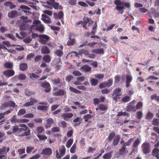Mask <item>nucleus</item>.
<instances>
[{
    "instance_id": "61",
    "label": "nucleus",
    "mask_w": 159,
    "mask_h": 159,
    "mask_svg": "<svg viewBox=\"0 0 159 159\" xmlns=\"http://www.w3.org/2000/svg\"><path fill=\"white\" fill-rule=\"evenodd\" d=\"M60 125L63 128H65L66 127L67 123L64 121H62L60 123L59 125Z\"/></svg>"
},
{
    "instance_id": "55",
    "label": "nucleus",
    "mask_w": 159,
    "mask_h": 159,
    "mask_svg": "<svg viewBox=\"0 0 159 159\" xmlns=\"http://www.w3.org/2000/svg\"><path fill=\"white\" fill-rule=\"evenodd\" d=\"M78 4L80 6L84 7H88V4L84 2L79 1L78 2Z\"/></svg>"
},
{
    "instance_id": "8",
    "label": "nucleus",
    "mask_w": 159,
    "mask_h": 159,
    "mask_svg": "<svg viewBox=\"0 0 159 159\" xmlns=\"http://www.w3.org/2000/svg\"><path fill=\"white\" fill-rule=\"evenodd\" d=\"M3 106L5 107H11L14 108L16 107V103L13 101H10L7 102H5L3 105Z\"/></svg>"
},
{
    "instance_id": "49",
    "label": "nucleus",
    "mask_w": 159,
    "mask_h": 159,
    "mask_svg": "<svg viewBox=\"0 0 159 159\" xmlns=\"http://www.w3.org/2000/svg\"><path fill=\"white\" fill-rule=\"evenodd\" d=\"M35 92L34 91H31L29 90L25 91V95L28 96H30L31 95H34L35 94Z\"/></svg>"
},
{
    "instance_id": "30",
    "label": "nucleus",
    "mask_w": 159,
    "mask_h": 159,
    "mask_svg": "<svg viewBox=\"0 0 159 159\" xmlns=\"http://www.w3.org/2000/svg\"><path fill=\"white\" fill-rule=\"evenodd\" d=\"M90 82L92 85L95 86L97 85L98 81L96 79L93 78L91 80Z\"/></svg>"
},
{
    "instance_id": "39",
    "label": "nucleus",
    "mask_w": 159,
    "mask_h": 159,
    "mask_svg": "<svg viewBox=\"0 0 159 159\" xmlns=\"http://www.w3.org/2000/svg\"><path fill=\"white\" fill-rule=\"evenodd\" d=\"M30 134V130L28 129L27 131L24 132L22 134H19L20 136H27L29 135Z\"/></svg>"
},
{
    "instance_id": "50",
    "label": "nucleus",
    "mask_w": 159,
    "mask_h": 159,
    "mask_svg": "<svg viewBox=\"0 0 159 159\" xmlns=\"http://www.w3.org/2000/svg\"><path fill=\"white\" fill-rule=\"evenodd\" d=\"M45 16L46 19H43V20L44 22L46 23L47 24H50L51 23V20L50 19V18L48 16H46V15H45Z\"/></svg>"
},
{
    "instance_id": "12",
    "label": "nucleus",
    "mask_w": 159,
    "mask_h": 159,
    "mask_svg": "<svg viewBox=\"0 0 159 159\" xmlns=\"http://www.w3.org/2000/svg\"><path fill=\"white\" fill-rule=\"evenodd\" d=\"M71 35L70 34L68 36L69 40L67 42V45L68 46H73L75 42V39H71Z\"/></svg>"
},
{
    "instance_id": "23",
    "label": "nucleus",
    "mask_w": 159,
    "mask_h": 159,
    "mask_svg": "<svg viewBox=\"0 0 159 159\" xmlns=\"http://www.w3.org/2000/svg\"><path fill=\"white\" fill-rule=\"evenodd\" d=\"M28 67L27 64L26 63H22L19 65V69L22 71H25L28 68Z\"/></svg>"
},
{
    "instance_id": "10",
    "label": "nucleus",
    "mask_w": 159,
    "mask_h": 159,
    "mask_svg": "<svg viewBox=\"0 0 159 159\" xmlns=\"http://www.w3.org/2000/svg\"><path fill=\"white\" fill-rule=\"evenodd\" d=\"M20 8L21 9H23L21 11L22 13H26L27 15H29L27 13H31V12L29 11V10L30 9V8L28 6L25 5H21L20 7Z\"/></svg>"
},
{
    "instance_id": "48",
    "label": "nucleus",
    "mask_w": 159,
    "mask_h": 159,
    "mask_svg": "<svg viewBox=\"0 0 159 159\" xmlns=\"http://www.w3.org/2000/svg\"><path fill=\"white\" fill-rule=\"evenodd\" d=\"M153 116V114L150 112H148L146 116V119L150 120L152 119Z\"/></svg>"
},
{
    "instance_id": "24",
    "label": "nucleus",
    "mask_w": 159,
    "mask_h": 159,
    "mask_svg": "<svg viewBox=\"0 0 159 159\" xmlns=\"http://www.w3.org/2000/svg\"><path fill=\"white\" fill-rule=\"evenodd\" d=\"M6 147H4L2 148H0V155L3 153V155H6L7 152L9 151L10 148L9 147H7V151H6Z\"/></svg>"
},
{
    "instance_id": "6",
    "label": "nucleus",
    "mask_w": 159,
    "mask_h": 159,
    "mask_svg": "<svg viewBox=\"0 0 159 159\" xmlns=\"http://www.w3.org/2000/svg\"><path fill=\"white\" fill-rule=\"evenodd\" d=\"M52 150L51 148H46L42 151L41 154L49 156L52 154Z\"/></svg>"
},
{
    "instance_id": "26",
    "label": "nucleus",
    "mask_w": 159,
    "mask_h": 159,
    "mask_svg": "<svg viewBox=\"0 0 159 159\" xmlns=\"http://www.w3.org/2000/svg\"><path fill=\"white\" fill-rule=\"evenodd\" d=\"M92 52L97 54L104 53V49L102 48L94 49L92 50Z\"/></svg>"
},
{
    "instance_id": "25",
    "label": "nucleus",
    "mask_w": 159,
    "mask_h": 159,
    "mask_svg": "<svg viewBox=\"0 0 159 159\" xmlns=\"http://www.w3.org/2000/svg\"><path fill=\"white\" fill-rule=\"evenodd\" d=\"M26 75L24 74H20L18 75L17 77V76H16L14 77V79H16L17 78L20 80H24L26 78Z\"/></svg>"
},
{
    "instance_id": "13",
    "label": "nucleus",
    "mask_w": 159,
    "mask_h": 159,
    "mask_svg": "<svg viewBox=\"0 0 159 159\" xmlns=\"http://www.w3.org/2000/svg\"><path fill=\"white\" fill-rule=\"evenodd\" d=\"M66 94V91L62 89H59L57 92H54L53 93L56 96H63Z\"/></svg>"
},
{
    "instance_id": "29",
    "label": "nucleus",
    "mask_w": 159,
    "mask_h": 159,
    "mask_svg": "<svg viewBox=\"0 0 159 159\" xmlns=\"http://www.w3.org/2000/svg\"><path fill=\"white\" fill-rule=\"evenodd\" d=\"M98 106L99 109L101 111H104L107 109V107L103 104H99Z\"/></svg>"
},
{
    "instance_id": "18",
    "label": "nucleus",
    "mask_w": 159,
    "mask_h": 159,
    "mask_svg": "<svg viewBox=\"0 0 159 159\" xmlns=\"http://www.w3.org/2000/svg\"><path fill=\"white\" fill-rule=\"evenodd\" d=\"M120 139V136L118 134L116 135V137L114 138L112 144L114 146H116L118 144Z\"/></svg>"
},
{
    "instance_id": "64",
    "label": "nucleus",
    "mask_w": 159,
    "mask_h": 159,
    "mask_svg": "<svg viewBox=\"0 0 159 159\" xmlns=\"http://www.w3.org/2000/svg\"><path fill=\"white\" fill-rule=\"evenodd\" d=\"M151 99H154L155 100L159 101V96H157L156 94L151 96Z\"/></svg>"
},
{
    "instance_id": "22",
    "label": "nucleus",
    "mask_w": 159,
    "mask_h": 159,
    "mask_svg": "<svg viewBox=\"0 0 159 159\" xmlns=\"http://www.w3.org/2000/svg\"><path fill=\"white\" fill-rule=\"evenodd\" d=\"M81 69L85 72H88L91 70L92 67L88 65H85L81 67Z\"/></svg>"
},
{
    "instance_id": "9",
    "label": "nucleus",
    "mask_w": 159,
    "mask_h": 159,
    "mask_svg": "<svg viewBox=\"0 0 159 159\" xmlns=\"http://www.w3.org/2000/svg\"><path fill=\"white\" fill-rule=\"evenodd\" d=\"M47 123L45 125L46 129H47L52 126L54 122V120L51 118H48L46 120Z\"/></svg>"
},
{
    "instance_id": "15",
    "label": "nucleus",
    "mask_w": 159,
    "mask_h": 159,
    "mask_svg": "<svg viewBox=\"0 0 159 159\" xmlns=\"http://www.w3.org/2000/svg\"><path fill=\"white\" fill-rule=\"evenodd\" d=\"M18 15V12L15 10L9 12L8 14V16L10 18H11L14 17Z\"/></svg>"
},
{
    "instance_id": "16",
    "label": "nucleus",
    "mask_w": 159,
    "mask_h": 159,
    "mask_svg": "<svg viewBox=\"0 0 159 159\" xmlns=\"http://www.w3.org/2000/svg\"><path fill=\"white\" fill-rule=\"evenodd\" d=\"M51 6L55 10H61L63 8L62 6L60 5L59 3L55 1L52 4Z\"/></svg>"
},
{
    "instance_id": "7",
    "label": "nucleus",
    "mask_w": 159,
    "mask_h": 159,
    "mask_svg": "<svg viewBox=\"0 0 159 159\" xmlns=\"http://www.w3.org/2000/svg\"><path fill=\"white\" fill-rule=\"evenodd\" d=\"M61 116L64 120L67 121L68 119L71 118L73 116V114L72 113H63Z\"/></svg>"
},
{
    "instance_id": "43",
    "label": "nucleus",
    "mask_w": 159,
    "mask_h": 159,
    "mask_svg": "<svg viewBox=\"0 0 159 159\" xmlns=\"http://www.w3.org/2000/svg\"><path fill=\"white\" fill-rule=\"evenodd\" d=\"M73 143V139H69L67 141L66 144V147L67 148H69L70 147L72 144Z\"/></svg>"
},
{
    "instance_id": "31",
    "label": "nucleus",
    "mask_w": 159,
    "mask_h": 159,
    "mask_svg": "<svg viewBox=\"0 0 159 159\" xmlns=\"http://www.w3.org/2000/svg\"><path fill=\"white\" fill-rule=\"evenodd\" d=\"M111 157V152L107 153L104 154L102 157L103 159H110Z\"/></svg>"
},
{
    "instance_id": "57",
    "label": "nucleus",
    "mask_w": 159,
    "mask_h": 159,
    "mask_svg": "<svg viewBox=\"0 0 159 159\" xmlns=\"http://www.w3.org/2000/svg\"><path fill=\"white\" fill-rule=\"evenodd\" d=\"M35 56V53H31L29 54L26 57V59L27 60H30L33 58Z\"/></svg>"
},
{
    "instance_id": "40",
    "label": "nucleus",
    "mask_w": 159,
    "mask_h": 159,
    "mask_svg": "<svg viewBox=\"0 0 159 159\" xmlns=\"http://www.w3.org/2000/svg\"><path fill=\"white\" fill-rule=\"evenodd\" d=\"M133 140V139L132 138L130 139L127 142L125 143L123 145V146L125 148L127 146H130L131 143V142Z\"/></svg>"
},
{
    "instance_id": "27",
    "label": "nucleus",
    "mask_w": 159,
    "mask_h": 159,
    "mask_svg": "<svg viewBox=\"0 0 159 159\" xmlns=\"http://www.w3.org/2000/svg\"><path fill=\"white\" fill-rule=\"evenodd\" d=\"M4 66L7 69H11L13 67V64L11 62H6L4 64Z\"/></svg>"
},
{
    "instance_id": "42",
    "label": "nucleus",
    "mask_w": 159,
    "mask_h": 159,
    "mask_svg": "<svg viewBox=\"0 0 159 159\" xmlns=\"http://www.w3.org/2000/svg\"><path fill=\"white\" fill-rule=\"evenodd\" d=\"M140 142L139 139H137L135 140L133 144V146L134 148H137L138 145L139 144Z\"/></svg>"
},
{
    "instance_id": "59",
    "label": "nucleus",
    "mask_w": 159,
    "mask_h": 159,
    "mask_svg": "<svg viewBox=\"0 0 159 159\" xmlns=\"http://www.w3.org/2000/svg\"><path fill=\"white\" fill-rule=\"evenodd\" d=\"M120 155H123L127 153V151L125 148L123 146L122 149L120 150Z\"/></svg>"
},
{
    "instance_id": "63",
    "label": "nucleus",
    "mask_w": 159,
    "mask_h": 159,
    "mask_svg": "<svg viewBox=\"0 0 159 159\" xmlns=\"http://www.w3.org/2000/svg\"><path fill=\"white\" fill-rule=\"evenodd\" d=\"M37 136L40 140H43L44 139H47V137L46 136L38 135Z\"/></svg>"
},
{
    "instance_id": "38",
    "label": "nucleus",
    "mask_w": 159,
    "mask_h": 159,
    "mask_svg": "<svg viewBox=\"0 0 159 159\" xmlns=\"http://www.w3.org/2000/svg\"><path fill=\"white\" fill-rule=\"evenodd\" d=\"M92 118V115L89 114L84 115L83 116V118L84 119L85 121L86 122H89L88 120L91 119Z\"/></svg>"
},
{
    "instance_id": "53",
    "label": "nucleus",
    "mask_w": 159,
    "mask_h": 159,
    "mask_svg": "<svg viewBox=\"0 0 159 159\" xmlns=\"http://www.w3.org/2000/svg\"><path fill=\"white\" fill-rule=\"evenodd\" d=\"M26 34L27 33L25 32L21 31L20 33V34L22 36V37H20L19 36L18 37L17 35L19 36V35L17 34H16V36L17 37H18L19 38L22 39V38L25 37L26 35Z\"/></svg>"
},
{
    "instance_id": "19",
    "label": "nucleus",
    "mask_w": 159,
    "mask_h": 159,
    "mask_svg": "<svg viewBox=\"0 0 159 159\" xmlns=\"http://www.w3.org/2000/svg\"><path fill=\"white\" fill-rule=\"evenodd\" d=\"M152 155L159 159V150L157 148H154L152 150Z\"/></svg>"
},
{
    "instance_id": "36",
    "label": "nucleus",
    "mask_w": 159,
    "mask_h": 159,
    "mask_svg": "<svg viewBox=\"0 0 159 159\" xmlns=\"http://www.w3.org/2000/svg\"><path fill=\"white\" fill-rule=\"evenodd\" d=\"M37 109L40 110L46 111L47 110L48 107L44 106H38L37 107Z\"/></svg>"
},
{
    "instance_id": "2",
    "label": "nucleus",
    "mask_w": 159,
    "mask_h": 159,
    "mask_svg": "<svg viewBox=\"0 0 159 159\" xmlns=\"http://www.w3.org/2000/svg\"><path fill=\"white\" fill-rule=\"evenodd\" d=\"M59 152L60 154L57 150L56 151V157L57 159H61V157L65 155L66 152V149L64 145H62V148L59 149Z\"/></svg>"
},
{
    "instance_id": "35",
    "label": "nucleus",
    "mask_w": 159,
    "mask_h": 159,
    "mask_svg": "<svg viewBox=\"0 0 159 159\" xmlns=\"http://www.w3.org/2000/svg\"><path fill=\"white\" fill-rule=\"evenodd\" d=\"M69 89L71 91L76 93L80 94L81 93V91L72 87H69Z\"/></svg>"
},
{
    "instance_id": "60",
    "label": "nucleus",
    "mask_w": 159,
    "mask_h": 159,
    "mask_svg": "<svg viewBox=\"0 0 159 159\" xmlns=\"http://www.w3.org/2000/svg\"><path fill=\"white\" fill-rule=\"evenodd\" d=\"M93 104L95 105H96L98 104L100 102L99 99L97 98H94L93 99Z\"/></svg>"
},
{
    "instance_id": "11",
    "label": "nucleus",
    "mask_w": 159,
    "mask_h": 159,
    "mask_svg": "<svg viewBox=\"0 0 159 159\" xmlns=\"http://www.w3.org/2000/svg\"><path fill=\"white\" fill-rule=\"evenodd\" d=\"M121 90L120 89L119 87L116 88L113 90L112 96L115 95L116 96H120L122 95Z\"/></svg>"
},
{
    "instance_id": "47",
    "label": "nucleus",
    "mask_w": 159,
    "mask_h": 159,
    "mask_svg": "<svg viewBox=\"0 0 159 159\" xmlns=\"http://www.w3.org/2000/svg\"><path fill=\"white\" fill-rule=\"evenodd\" d=\"M143 106V103L142 102H138L136 104V109H139L141 108Z\"/></svg>"
},
{
    "instance_id": "37",
    "label": "nucleus",
    "mask_w": 159,
    "mask_h": 159,
    "mask_svg": "<svg viewBox=\"0 0 159 159\" xmlns=\"http://www.w3.org/2000/svg\"><path fill=\"white\" fill-rule=\"evenodd\" d=\"M129 116V114L128 112H122V111H120L119 112L117 115V116Z\"/></svg>"
},
{
    "instance_id": "44",
    "label": "nucleus",
    "mask_w": 159,
    "mask_h": 159,
    "mask_svg": "<svg viewBox=\"0 0 159 159\" xmlns=\"http://www.w3.org/2000/svg\"><path fill=\"white\" fill-rule=\"evenodd\" d=\"M130 99V98L129 96H126L122 98L121 101L124 102H127L129 101Z\"/></svg>"
},
{
    "instance_id": "21",
    "label": "nucleus",
    "mask_w": 159,
    "mask_h": 159,
    "mask_svg": "<svg viewBox=\"0 0 159 159\" xmlns=\"http://www.w3.org/2000/svg\"><path fill=\"white\" fill-rule=\"evenodd\" d=\"M51 59V57L48 55H44L43 57L42 60L45 62L47 63H49Z\"/></svg>"
},
{
    "instance_id": "20",
    "label": "nucleus",
    "mask_w": 159,
    "mask_h": 159,
    "mask_svg": "<svg viewBox=\"0 0 159 159\" xmlns=\"http://www.w3.org/2000/svg\"><path fill=\"white\" fill-rule=\"evenodd\" d=\"M136 109L135 106L129 104V105L127 107L126 110L128 112H130L131 111L135 112L136 111Z\"/></svg>"
},
{
    "instance_id": "3",
    "label": "nucleus",
    "mask_w": 159,
    "mask_h": 159,
    "mask_svg": "<svg viewBox=\"0 0 159 159\" xmlns=\"http://www.w3.org/2000/svg\"><path fill=\"white\" fill-rule=\"evenodd\" d=\"M142 148L144 154H148L150 152V144L148 143L144 142L142 145Z\"/></svg>"
},
{
    "instance_id": "52",
    "label": "nucleus",
    "mask_w": 159,
    "mask_h": 159,
    "mask_svg": "<svg viewBox=\"0 0 159 159\" xmlns=\"http://www.w3.org/2000/svg\"><path fill=\"white\" fill-rule=\"evenodd\" d=\"M143 114L141 111H139L136 113V117L139 119H140L143 116Z\"/></svg>"
},
{
    "instance_id": "33",
    "label": "nucleus",
    "mask_w": 159,
    "mask_h": 159,
    "mask_svg": "<svg viewBox=\"0 0 159 159\" xmlns=\"http://www.w3.org/2000/svg\"><path fill=\"white\" fill-rule=\"evenodd\" d=\"M12 130L13 131L11 132L8 131L7 132V134H14L15 133L18 132L19 130V128L16 126H13L12 127Z\"/></svg>"
},
{
    "instance_id": "45",
    "label": "nucleus",
    "mask_w": 159,
    "mask_h": 159,
    "mask_svg": "<svg viewBox=\"0 0 159 159\" xmlns=\"http://www.w3.org/2000/svg\"><path fill=\"white\" fill-rule=\"evenodd\" d=\"M36 28L34 29V30L39 31L40 32L42 33L44 30V28L43 26H35Z\"/></svg>"
},
{
    "instance_id": "32",
    "label": "nucleus",
    "mask_w": 159,
    "mask_h": 159,
    "mask_svg": "<svg viewBox=\"0 0 159 159\" xmlns=\"http://www.w3.org/2000/svg\"><path fill=\"white\" fill-rule=\"evenodd\" d=\"M29 26L28 24H23L21 25L20 27V30H26L28 29Z\"/></svg>"
},
{
    "instance_id": "62",
    "label": "nucleus",
    "mask_w": 159,
    "mask_h": 159,
    "mask_svg": "<svg viewBox=\"0 0 159 159\" xmlns=\"http://www.w3.org/2000/svg\"><path fill=\"white\" fill-rule=\"evenodd\" d=\"M73 78V77L71 75H68L66 77V80L69 82Z\"/></svg>"
},
{
    "instance_id": "34",
    "label": "nucleus",
    "mask_w": 159,
    "mask_h": 159,
    "mask_svg": "<svg viewBox=\"0 0 159 159\" xmlns=\"http://www.w3.org/2000/svg\"><path fill=\"white\" fill-rule=\"evenodd\" d=\"M59 57H61L63 55V52L60 50H57L54 52Z\"/></svg>"
},
{
    "instance_id": "5",
    "label": "nucleus",
    "mask_w": 159,
    "mask_h": 159,
    "mask_svg": "<svg viewBox=\"0 0 159 159\" xmlns=\"http://www.w3.org/2000/svg\"><path fill=\"white\" fill-rule=\"evenodd\" d=\"M40 85L42 88H45L44 91L46 92H49L51 91V88L50 84L46 81L44 82H42Z\"/></svg>"
},
{
    "instance_id": "54",
    "label": "nucleus",
    "mask_w": 159,
    "mask_h": 159,
    "mask_svg": "<svg viewBox=\"0 0 159 159\" xmlns=\"http://www.w3.org/2000/svg\"><path fill=\"white\" fill-rule=\"evenodd\" d=\"M104 75L102 74H98L95 75V77L98 79H102L103 78Z\"/></svg>"
},
{
    "instance_id": "41",
    "label": "nucleus",
    "mask_w": 159,
    "mask_h": 159,
    "mask_svg": "<svg viewBox=\"0 0 159 159\" xmlns=\"http://www.w3.org/2000/svg\"><path fill=\"white\" fill-rule=\"evenodd\" d=\"M26 113V111L25 109H20L17 113V115L20 116L23 115Z\"/></svg>"
},
{
    "instance_id": "56",
    "label": "nucleus",
    "mask_w": 159,
    "mask_h": 159,
    "mask_svg": "<svg viewBox=\"0 0 159 159\" xmlns=\"http://www.w3.org/2000/svg\"><path fill=\"white\" fill-rule=\"evenodd\" d=\"M152 124L154 125L159 126V120L157 119H154L152 120Z\"/></svg>"
},
{
    "instance_id": "14",
    "label": "nucleus",
    "mask_w": 159,
    "mask_h": 159,
    "mask_svg": "<svg viewBox=\"0 0 159 159\" xmlns=\"http://www.w3.org/2000/svg\"><path fill=\"white\" fill-rule=\"evenodd\" d=\"M126 79L125 82L126 84V86L127 88H128L130 86V83L132 81L133 78L132 76L129 75H126Z\"/></svg>"
},
{
    "instance_id": "51",
    "label": "nucleus",
    "mask_w": 159,
    "mask_h": 159,
    "mask_svg": "<svg viewBox=\"0 0 159 159\" xmlns=\"http://www.w3.org/2000/svg\"><path fill=\"white\" fill-rule=\"evenodd\" d=\"M76 145L75 143L71 148L70 151L71 153H74L75 152V150L76 149Z\"/></svg>"
},
{
    "instance_id": "17",
    "label": "nucleus",
    "mask_w": 159,
    "mask_h": 159,
    "mask_svg": "<svg viewBox=\"0 0 159 159\" xmlns=\"http://www.w3.org/2000/svg\"><path fill=\"white\" fill-rule=\"evenodd\" d=\"M41 53L45 54H48L50 53V49L46 46L42 47L41 49Z\"/></svg>"
},
{
    "instance_id": "28",
    "label": "nucleus",
    "mask_w": 159,
    "mask_h": 159,
    "mask_svg": "<svg viewBox=\"0 0 159 159\" xmlns=\"http://www.w3.org/2000/svg\"><path fill=\"white\" fill-rule=\"evenodd\" d=\"M115 135V133L114 132H111L108 135V137L107 139H108V141L111 142V141Z\"/></svg>"
},
{
    "instance_id": "46",
    "label": "nucleus",
    "mask_w": 159,
    "mask_h": 159,
    "mask_svg": "<svg viewBox=\"0 0 159 159\" xmlns=\"http://www.w3.org/2000/svg\"><path fill=\"white\" fill-rule=\"evenodd\" d=\"M36 131L38 134L42 133L44 130V129L42 126H38L36 128Z\"/></svg>"
},
{
    "instance_id": "58",
    "label": "nucleus",
    "mask_w": 159,
    "mask_h": 159,
    "mask_svg": "<svg viewBox=\"0 0 159 159\" xmlns=\"http://www.w3.org/2000/svg\"><path fill=\"white\" fill-rule=\"evenodd\" d=\"M73 75L75 76H79L82 75V74L80 71L78 70H74L72 72Z\"/></svg>"
},
{
    "instance_id": "4",
    "label": "nucleus",
    "mask_w": 159,
    "mask_h": 159,
    "mask_svg": "<svg viewBox=\"0 0 159 159\" xmlns=\"http://www.w3.org/2000/svg\"><path fill=\"white\" fill-rule=\"evenodd\" d=\"M3 75L8 78H10L15 74V71L13 70L8 69L4 70L2 72Z\"/></svg>"
},
{
    "instance_id": "1",
    "label": "nucleus",
    "mask_w": 159,
    "mask_h": 159,
    "mask_svg": "<svg viewBox=\"0 0 159 159\" xmlns=\"http://www.w3.org/2000/svg\"><path fill=\"white\" fill-rule=\"evenodd\" d=\"M114 3L116 5L115 9L118 11L119 13L122 14L124 12L125 7L129 9L130 7V4L129 2H123L120 0H115L114 1Z\"/></svg>"
}]
</instances>
